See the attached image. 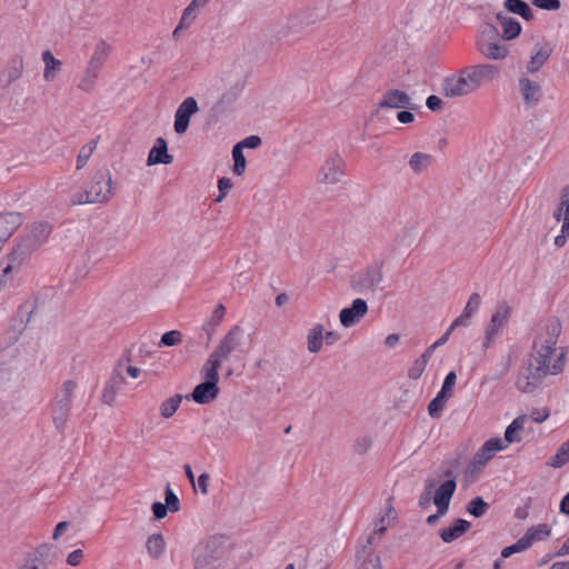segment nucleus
I'll list each match as a JSON object with an SVG mask.
<instances>
[{
    "instance_id": "dca6fc26",
    "label": "nucleus",
    "mask_w": 569,
    "mask_h": 569,
    "mask_svg": "<svg viewBox=\"0 0 569 569\" xmlns=\"http://www.w3.org/2000/svg\"><path fill=\"white\" fill-rule=\"evenodd\" d=\"M368 303L361 298L352 301L350 307L340 310L339 320L346 328L355 326L368 313Z\"/></svg>"
},
{
    "instance_id": "ddd939ff",
    "label": "nucleus",
    "mask_w": 569,
    "mask_h": 569,
    "mask_svg": "<svg viewBox=\"0 0 569 569\" xmlns=\"http://www.w3.org/2000/svg\"><path fill=\"white\" fill-rule=\"evenodd\" d=\"M346 174V163L339 154L330 156L320 169V181L326 184L341 182Z\"/></svg>"
},
{
    "instance_id": "13d9d810",
    "label": "nucleus",
    "mask_w": 569,
    "mask_h": 569,
    "mask_svg": "<svg viewBox=\"0 0 569 569\" xmlns=\"http://www.w3.org/2000/svg\"><path fill=\"white\" fill-rule=\"evenodd\" d=\"M550 416V410L548 408L533 409L529 417L538 423L546 421Z\"/></svg>"
},
{
    "instance_id": "1a4fd4ad",
    "label": "nucleus",
    "mask_w": 569,
    "mask_h": 569,
    "mask_svg": "<svg viewBox=\"0 0 569 569\" xmlns=\"http://www.w3.org/2000/svg\"><path fill=\"white\" fill-rule=\"evenodd\" d=\"M511 38H478L476 47L479 52L491 60H503L510 53L508 40Z\"/></svg>"
},
{
    "instance_id": "473e14b6",
    "label": "nucleus",
    "mask_w": 569,
    "mask_h": 569,
    "mask_svg": "<svg viewBox=\"0 0 569 569\" xmlns=\"http://www.w3.org/2000/svg\"><path fill=\"white\" fill-rule=\"evenodd\" d=\"M433 158L425 152H416L409 160V167L415 173H422L432 164Z\"/></svg>"
},
{
    "instance_id": "9b49d317",
    "label": "nucleus",
    "mask_w": 569,
    "mask_h": 569,
    "mask_svg": "<svg viewBox=\"0 0 569 569\" xmlns=\"http://www.w3.org/2000/svg\"><path fill=\"white\" fill-rule=\"evenodd\" d=\"M465 70L475 91L486 83L493 82L500 74L499 67L490 63L470 66Z\"/></svg>"
},
{
    "instance_id": "c756f323",
    "label": "nucleus",
    "mask_w": 569,
    "mask_h": 569,
    "mask_svg": "<svg viewBox=\"0 0 569 569\" xmlns=\"http://www.w3.org/2000/svg\"><path fill=\"white\" fill-rule=\"evenodd\" d=\"M470 522L463 519H457L452 526L440 530V537L445 542H452L470 529Z\"/></svg>"
},
{
    "instance_id": "cd10ccee",
    "label": "nucleus",
    "mask_w": 569,
    "mask_h": 569,
    "mask_svg": "<svg viewBox=\"0 0 569 569\" xmlns=\"http://www.w3.org/2000/svg\"><path fill=\"white\" fill-rule=\"evenodd\" d=\"M123 383L124 378L121 373L112 375L101 393V401L104 405L112 407L116 403L117 396Z\"/></svg>"
},
{
    "instance_id": "a18cd8bd",
    "label": "nucleus",
    "mask_w": 569,
    "mask_h": 569,
    "mask_svg": "<svg viewBox=\"0 0 569 569\" xmlns=\"http://www.w3.org/2000/svg\"><path fill=\"white\" fill-rule=\"evenodd\" d=\"M449 398L438 392L436 398L428 406V412L432 418H438Z\"/></svg>"
},
{
    "instance_id": "bf43d9fd",
    "label": "nucleus",
    "mask_w": 569,
    "mask_h": 569,
    "mask_svg": "<svg viewBox=\"0 0 569 569\" xmlns=\"http://www.w3.org/2000/svg\"><path fill=\"white\" fill-rule=\"evenodd\" d=\"M151 509H152L154 518L158 520L163 519L168 515V511H170V509L166 506V503H162L159 501L153 502L151 506Z\"/></svg>"
},
{
    "instance_id": "c9c22d12",
    "label": "nucleus",
    "mask_w": 569,
    "mask_h": 569,
    "mask_svg": "<svg viewBox=\"0 0 569 569\" xmlns=\"http://www.w3.org/2000/svg\"><path fill=\"white\" fill-rule=\"evenodd\" d=\"M505 8L508 12L519 14L527 21L532 18V11L529 4L522 0H506Z\"/></svg>"
},
{
    "instance_id": "6e6d98bb",
    "label": "nucleus",
    "mask_w": 569,
    "mask_h": 569,
    "mask_svg": "<svg viewBox=\"0 0 569 569\" xmlns=\"http://www.w3.org/2000/svg\"><path fill=\"white\" fill-rule=\"evenodd\" d=\"M532 4L542 10L556 11L560 8L559 0H531Z\"/></svg>"
},
{
    "instance_id": "f257e3e1",
    "label": "nucleus",
    "mask_w": 569,
    "mask_h": 569,
    "mask_svg": "<svg viewBox=\"0 0 569 569\" xmlns=\"http://www.w3.org/2000/svg\"><path fill=\"white\" fill-rule=\"evenodd\" d=\"M560 333V321L556 318L548 320L539 330L530 356L531 362L547 370L551 376L559 375L565 367V351L557 348Z\"/></svg>"
},
{
    "instance_id": "412c9836",
    "label": "nucleus",
    "mask_w": 569,
    "mask_h": 569,
    "mask_svg": "<svg viewBox=\"0 0 569 569\" xmlns=\"http://www.w3.org/2000/svg\"><path fill=\"white\" fill-rule=\"evenodd\" d=\"M456 481L453 479H448L436 489L432 501L436 505L437 510L440 511V515H446L448 512L450 500L456 491Z\"/></svg>"
},
{
    "instance_id": "a211bd4d",
    "label": "nucleus",
    "mask_w": 569,
    "mask_h": 569,
    "mask_svg": "<svg viewBox=\"0 0 569 569\" xmlns=\"http://www.w3.org/2000/svg\"><path fill=\"white\" fill-rule=\"evenodd\" d=\"M378 106L381 109H411L412 99L402 90L389 89L383 93Z\"/></svg>"
},
{
    "instance_id": "2eb2a0df",
    "label": "nucleus",
    "mask_w": 569,
    "mask_h": 569,
    "mask_svg": "<svg viewBox=\"0 0 569 569\" xmlns=\"http://www.w3.org/2000/svg\"><path fill=\"white\" fill-rule=\"evenodd\" d=\"M52 227L48 222H37L32 226L28 236L20 243L24 252H32L42 246L49 238Z\"/></svg>"
},
{
    "instance_id": "4be33fe9",
    "label": "nucleus",
    "mask_w": 569,
    "mask_h": 569,
    "mask_svg": "<svg viewBox=\"0 0 569 569\" xmlns=\"http://www.w3.org/2000/svg\"><path fill=\"white\" fill-rule=\"evenodd\" d=\"M24 64L21 57H14L10 63L0 71V88L6 89L19 80L23 73Z\"/></svg>"
},
{
    "instance_id": "09e8293b",
    "label": "nucleus",
    "mask_w": 569,
    "mask_h": 569,
    "mask_svg": "<svg viewBox=\"0 0 569 569\" xmlns=\"http://www.w3.org/2000/svg\"><path fill=\"white\" fill-rule=\"evenodd\" d=\"M480 303H481V297L479 293L475 292L472 293L468 301H467V305L465 307V310H463V313H465V317H472L477 310L479 309L480 307Z\"/></svg>"
},
{
    "instance_id": "6e6552de",
    "label": "nucleus",
    "mask_w": 569,
    "mask_h": 569,
    "mask_svg": "<svg viewBox=\"0 0 569 569\" xmlns=\"http://www.w3.org/2000/svg\"><path fill=\"white\" fill-rule=\"evenodd\" d=\"M422 241L420 227L418 223H407L398 229L393 236L395 250L411 252L417 249Z\"/></svg>"
},
{
    "instance_id": "423d86ee",
    "label": "nucleus",
    "mask_w": 569,
    "mask_h": 569,
    "mask_svg": "<svg viewBox=\"0 0 569 569\" xmlns=\"http://www.w3.org/2000/svg\"><path fill=\"white\" fill-rule=\"evenodd\" d=\"M202 373L206 381L201 382L193 389L191 398L197 403H209L213 401L219 393V370L204 362Z\"/></svg>"
},
{
    "instance_id": "e2e57ef3",
    "label": "nucleus",
    "mask_w": 569,
    "mask_h": 569,
    "mask_svg": "<svg viewBox=\"0 0 569 569\" xmlns=\"http://www.w3.org/2000/svg\"><path fill=\"white\" fill-rule=\"evenodd\" d=\"M359 569H381V562L379 557L372 556L368 559H365Z\"/></svg>"
},
{
    "instance_id": "5701e85b",
    "label": "nucleus",
    "mask_w": 569,
    "mask_h": 569,
    "mask_svg": "<svg viewBox=\"0 0 569 569\" xmlns=\"http://www.w3.org/2000/svg\"><path fill=\"white\" fill-rule=\"evenodd\" d=\"M98 54L99 53L92 57L89 68L86 70L78 83V88L86 93L93 92L97 86L98 73L101 67V59Z\"/></svg>"
},
{
    "instance_id": "864d4df0",
    "label": "nucleus",
    "mask_w": 569,
    "mask_h": 569,
    "mask_svg": "<svg viewBox=\"0 0 569 569\" xmlns=\"http://www.w3.org/2000/svg\"><path fill=\"white\" fill-rule=\"evenodd\" d=\"M166 506L170 509L171 512H177L180 509V502L177 495L170 489L168 485L164 492Z\"/></svg>"
},
{
    "instance_id": "3c124183",
    "label": "nucleus",
    "mask_w": 569,
    "mask_h": 569,
    "mask_svg": "<svg viewBox=\"0 0 569 569\" xmlns=\"http://www.w3.org/2000/svg\"><path fill=\"white\" fill-rule=\"evenodd\" d=\"M456 380H457L456 372L455 371H450L446 376L443 385H442V388H441V390L439 392L442 393L443 396L448 397V398H451L452 397V389H453V387L456 385Z\"/></svg>"
},
{
    "instance_id": "ea45409f",
    "label": "nucleus",
    "mask_w": 569,
    "mask_h": 569,
    "mask_svg": "<svg viewBox=\"0 0 569 569\" xmlns=\"http://www.w3.org/2000/svg\"><path fill=\"white\" fill-rule=\"evenodd\" d=\"M569 461V439L563 442L559 449L557 450V453L548 461V466L551 468H561L563 465H566Z\"/></svg>"
},
{
    "instance_id": "e433bc0d",
    "label": "nucleus",
    "mask_w": 569,
    "mask_h": 569,
    "mask_svg": "<svg viewBox=\"0 0 569 569\" xmlns=\"http://www.w3.org/2000/svg\"><path fill=\"white\" fill-rule=\"evenodd\" d=\"M395 519L396 510L391 505H388L385 513L376 522L375 533L383 535L390 527H392Z\"/></svg>"
},
{
    "instance_id": "39448f33",
    "label": "nucleus",
    "mask_w": 569,
    "mask_h": 569,
    "mask_svg": "<svg viewBox=\"0 0 569 569\" xmlns=\"http://www.w3.org/2000/svg\"><path fill=\"white\" fill-rule=\"evenodd\" d=\"M507 448L501 438H491L476 452L472 460L465 470V477L469 481H473L481 472L483 467L495 457L498 451Z\"/></svg>"
},
{
    "instance_id": "2f4dec72",
    "label": "nucleus",
    "mask_w": 569,
    "mask_h": 569,
    "mask_svg": "<svg viewBox=\"0 0 569 569\" xmlns=\"http://www.w3.org/2000/svg\"><path fill=\"white\" fill-rule=\"evenodd\" d=\"M497 20L502 28L503 36L516 37L521 32L520 23L507 13H498Z\"/></svg>"
},
{
    "instance_id": "f8f14e48",
    "label": "nucleus",
    "mask_w": 569,
    "mask_h": 569,
    "mask_svg": "<svg viewBox=\"0 0 569 569\" xmlns=\"http://www.w3.org/2000/svg\"><path fill=\"white\" fill-rule=\"evenodd\" d=\"M553 217L558 222H562L560 234L555 237V246L562 248L569 238V186L562 189L560 203Z\"/></svg>"
},
{
    "instance_id": "c85d7f7f",
    "label": "nucleus",
    "mask_w": 569,
    "mask_h": 569,
    "mask_svg": "<svg viewBox=\"0 0 569 569\" xmlns=\"http://www.w3.org/2000/svg\"><path fill=\"white\" fill-rule=\"evenodd\" d=\"M42 61L44 64L43 80L53 82L62 69V61L57 59L50 50L42 52Z\"/></svg>"
},
{
    "instance_id": "338daca9",
    "label": "nucleus",
    "mask_w": 569,
    "mask_h": 569,
    "mask_svg": "<svg viewBox=\"0 0 569 569\" xmlns=\"http://www.w3.org/2000/svg\"><path fill=\"white\" fill-rule=\"evenodd\" d=\"M109 51H110V47L107 44L106 41L101 40V41H99V43L97 46V50L93 56L99 53L98 57L101 59V63H102L103 60L106 59V57L108 56Z\"/></svg>"
},
{
    "instance_id": "de8ad7c7",
    "label": "nucleus",
    "mask_w": 569,
    "mask_h": 569,
    "mask_svg": "<svg viewBox=\"0 0 569 569\" xmlns=\"http://www.w3.org/2000/svg\"><path fill=\"white\" fill-rule=\"evenodd\" d=\"M182 342V333L178 330H171L162 335L159 346L173 347Z\"/></svg>"
},
{
    "instance_id": "4c0bfd02",
    "label": "nucleus",
    "mask_w": 569,
    "mask_h": 569,
    "mask_svg": "<svg viewBox=\"0 0 569 569\" xmlns=\"http://www.w3.org/2000/svg\"><path fill=\"white\" fill-rule=\"evenodd\" d=\"M182 396L174 395L160 405V415L164 419L171 418L180 407Z\"/></svg>"
},
{
    "instance_id": "f03ea898",
    "label": "nucleus",
    "mask_w": 569,
    "mask_h": 569,
    "mask_svg": "<svg viewBox=\"0 0 569 569\" xmlns=\"http://www.w3.org/2000/svg\"><path fill=\"white\" fill-rule=\"evenodd\" d=\"M113 196L111 176L107 170L98 171L87 183L83 192L72 199V204L104 203Z\"/></svg>"
},
{
    "instance_id": "603ef678",
    "label": "nucleus",
    "mask_w": 569,
    "mask_h": 569,
    "mask_svg": "<svg viewBox=\"0 0 569 569\" xmlns=\"http://www.w3.org/2000/svg\"><path fill=\"white\" fill-rule=\"evenodd\" d=\"M456 80L459 83V88L462 91L463 96H468L471 92H475V89L470 81L468 80V74L465 69H462L459 76H456Z\"/></svg>"
},
{
    "instance_id": "aec40b11",
    "label": "nucleus",
    "mask_w": 569,
    "mask_h": 569,
    "mask_svg": "<svg viewBox=\"0 0 569 569\" xmlns=\"http://www.w3.org/2000/svg\"><path fill=\"white\" fill-rule=\"evenodd\" d=\"M552 51L553 47L548 41H538L533 47L532 56L527 64V72H538L541 69V67L548 61Z\"/></svg>"
},
{
    "instance_id": "393cba45",
    "label": "nucleus",
    "mask_w": 569,
    "mask_h": 569,
    "mask_svg": "<svg viewBox=\"0 0 569 569\" xmlns=\"http://www.w3.org/2000/svg\"><path fill=\"white\" fill-rule=\"evenodd\" d=\"M173 157L168 153V144L163 138H158L156 144L151 148L148 154L147 164L154 166L159 163L170 164Z\"/></svg>"
},
{
    "instance_id": "680f3d73",
    "label": "nucleus",
    "mask_w": 569,
    "mask_h": 569,
    "mask_svg": "<svg viewBox=\"0 0 569 569\" xmlns=\"http://www.w3.org/2000/svg\"><path fill=\"white\" fill-rule=\"evenodd\" d=\"M426 104L431 111H441L443 109V102L438 96H429Z\"/></svg>"
},
{
    "instance_id": "b1692460",
    "label": "nucleus",
    "mask_w": 569,
    "mask_h": 569,
    "mask_svg": "<svg viewBox=\"0 0 569 569\" xmlns=\"http://www.w3.org/2000/svg\"><path fill=\"white\" fill-rule=\"evenodd\" d=\"M210 1L211 0H192L183 10L180 22L173 31V36H177L180 31L191 26L200 10L207 7Z\"/></svg>"
},
{
    "instance_id": "7ed1b4c3",
    "label": "nucleus",
    "mask_w": 569,
    "mask_h": 569,
    "mask_svg": "<svg viewBox=\"0 0 569 569\" xmlns=\"http://www.w3.org/2000/svg\"><path fill=\"white\" fill-rule=\"evenodd\" d=\"M77 389L78 382L73 379H68L62 383L61 389L54 397L51 412L53 423L58 429L63 428L68 420Z\"/></svg>"
},
{
    "instance_id": "20e7f679",
    "label": "nucleus",
    "mask_w": 569,
    "mask_h": 569,
    "mask_svg": "<svg viewBox=\"0 0 569 569\" xmlns=\"http://www.w3.org/2000/svg\"><path fill=\"white\" fill-rule=\"evenodd\" d=\"M243 331L239 326H234L221 339L217 348L207 359V363L219 370L222 361L228 360L232 352L240 351L242 347Z\"/></svg>"
},
{
    "instance_id": "7c9ffc66",
    "label": "nucleus",
    "mask_w": 569,
    "mask_h": 569,
    "mask_svg": "<svg viewBox=\"0 0 569 569\" xmlns=\"http://www.w3.org/2000/svg\"><path fill=\"white\" fill-rule=\"evenodd\" d=\"M325 327L322 325L313 326L307 336V348L311 353H318L322 348Z\"/></svg>"
},
{
    "instance_id": "49530a36",
    "label": "nucleus",
    "mask_w": 569,
    "mask_h": 569,
    "mask_svg": "<svg viewBox=\"0 0 569 569\" xmlns=\"http://www.w3.org/2000/svg\"><path fill=\"white\" fill-rule=\"evenodd\" d=\"M232 157L234 160L233 172L237 176H241L246 170V158L243 156L242 149H240V146L233 147Z\"/></svg>"
},
{
    "instance_id": "4d7b16f0",
    "label": "nucleus",
    "mask_w": 569,
    "mask_h": 569,
    "mask_svg": "<svg viewBox=\"0 0 569 569\" xmlns=\"http://www.w3.org/2000/svg\"><path fill=\"white\" fill-rule=\"evenodd\" d=\"M218 188H219V196L217 197L216 201L221 202L223 198L226 197L227 192L232 188V181L229 178H221L218 181Z\"/></svg>"
},
{
    "instance_id": "9d476101",
    "label": "nucleus",
    "mask_w": 569,
    "mask_h": 569,
    "mask_svg": "<svg viewBox=\"0 0 569 569\" xmlns=\"http://www.w3.org/2000/svg\"><path fill=\"white\" fill-rule=\"evenodd\" d=\"M52 558V547L42 543L24 555L18 569H49Z\"/></svg>"
},
{
    "instance_id": "69168bd1",
    "label": "nucleus",
    "mask_w": 569,
    "mask_h": 569,
    "mask_svg": "<svg viewBox=\"0 0 569 569\" xmlns=\"http://www.w3.org/2000/svg\"><path fill=\"white\" fill-rule=\"evenodd\" d=\"M226 308L222 305H218L213 310L211 322L218 326L224 317Z\"/></svg>"
},
{
    "instance_id": "6ab92c4d",
    "label": "nucleus",
    "mask_w": 569,
    "mask_h": 569,
    "mask_svg": "<svg viewBox=\"0 0 569 569\" xmlns=\"http://www.w3.org/2000/svg\"><path fill=\"white\" fill-rule=\"evenodd\" d=\"M223 551L217 539H210L196 559L197 569H208L222 558Z\"/></svg>"
},
{
    "instance_id": "79ce46f5",
    "label": "nucleus",
    "mask_w": 569,
    "mask_h": 569,
    "mask_svg": "<svg viewBox=\"0 0 569 569\" xmlns=\"http://www.w3.org/2000/svg\"><path fill=\"white\" fill-rule=\"evenodd\" d=\"M509 316V308L508 307H501V310H498L490 320L489 327L487 328V331L493 330V335H497L498 330L503 327L508 320Z\"/></svg>"
},
{
    "instance_id": "bb28decb",
    "label": "nucleus",
    "mask_w": 569,
    "mask_h": 569,
    "mask_svg": "<svg viewBox=\"0 0 569 569\" xmlns=\"http://www.w3.org/2000/svg\"><path fill=\"white\" fill-rule=\"evenodd\" d=\"M552 528L548 523H538L529 527L522 538L527 546L531 548L535 543L546 541L551 537Z\"/></svg>"
},
{
    "instance_id": "f704fd0d",
    "label": "nucleus",
    "mask_w": 569,
    "mask_h": 569,
    "mask_svg": "<svg viewBox=\"0 0 569 569\" xmlns=\"http://www.w3.org/2000/svg\"><path fill=\"white\" fill-rule=\"evenodd\" d=\"M146 548L149 556L153 559H159L166 548V541L162 535L153 533L148 537Z\"/></svg>"
},
{
    "instance_id": "c03bdc74",
    "label": "nucleus",
    "mask_w": 569,
    "mask_h": 569,
    "mask_svg": "<svg viewBox=\"0 0 569 569\" xmlns=\"http://www.w3.org/2000/svg\"><path fill=\"white\" fill-rule=\"evenodd\" d=\"M488 509L489 505L481 497L471 499L467 506V511L476 518L482 517Z\"/></svg>"
},
{
    "instance_id": "37998d69",
    "label": "nucleus",
    "mask_w": 569,
    "mask_h": 569,
    "mask_svg": "<svg viewBox=\"0 0 569 569\" xmlns=\"http://www.w3.org/2000/svg\"><path fill=\"white\" fill-rule=\"evenodd\" d=\"M13 270V260L10 257L0 258V290L4 288L11 280Z\"/></svg>"
},
{
    "instance_id": "0e129e2a",
    "label": "nucleus",
    "mask_w": 569,
    "mask_h": 569,
    "mask_svg": "<svg viewBox=\"0 0 569 569\" xmlns=\"http://www.w3.org/2000/svg\"><path fill=\"white\" fill-rule=\"evenodd\" d=\"M82 558H83V551L81 549H77L68 555L67 563L69 566L76 567L82 561Z\"/></svg>"
},
{
    "instance_id": "72a5a7b5",
    "label": "nucleus",
    "mask_w": 569,
    "mask_h": 569,
    "mask_svg": "<svg viewBox=\"0 0 569 569\" xmlns=\"http://www.w3.org/2000/svg\"><path fill=\"white\" fill-rule=\"evenodd\" d=\"M528 416L522 415L517 417L506 429L505 441L507 443L519 442L521 438L519 432L523 429Z\"/></svg>"
},
{
    "instance_id": "f3484780",
    "label": "nucleus",
    "mask_w": 569,
    "mask_h": 569,
    "mask_svg": "<svg viewBox=\"0 0 569 569\" xmlns=\"http://www.w3.org/2000/svg\"><path fill=\"white\" fill-rule=\"evenodd\" d=\"M199 110L198 103L194 98H187L177 109L174 116V130L177 133L182 134L189 127L191 116Z\"/></svg>"
},
{
    "instance_id": "774afa93",
    "label": "nucleus",
    "mask_w": 569,
    "mask_h": 569,
    "mask_svg": "<svg viewBox=\"0 0 569 569\" xmlns=\"http://www.w3.org/2000/svg\"><path fill=\"white\" fill-rule=\"evenodd\" d=\"M11 380V371L6 367H0V390H2Z\"/></svg>"
},
{
    "instance_id": "0eeeda50",
    "label": "nucleus",
    "mask_w": 569,
    "mask_h": 569,
    "mask_svg": "<svg viewBox=\"0 0 569 569\" xmlns=\"http://www.w3.org/2000/svg\"><path fill=\"white\" fill-rule=\"evenodd\" d=\"M549 375L550 372L529 360L528 367L518 375L515 386L522 393H532Z\"/></svg>"
},
{
    "instance_id": "a19ab883",
    "label": "nucleus",
    "mask_w": 569,
    "mask_h": 569,
    "mask_svg": "<svg viewBox=\"0 0 569 569\" xmlns=\"http://www.w3.org/2000/svg\"><path fill=\"white\" fill-rule=\"evenodd\" d=\"M441 93L448 98L463 97V93L459 88V83L456 80V76L443 80L441 84Z\"/></svg>"
},
{
    "instance_id": "052dcab7",
    "label": "nucleus",
    "mask_w": 569,
    "mask_h": 569,
    "mask_svg": "<svg viewBox=\"0 0 569 569\" xmlns=\"http://www.w3.org/2000/svg\"><path fill=\"white\" fill-rule=\"evenodd\" d=\"M261 144V139L258 136H250L246 139H243L241 142L237 143L236 146H240V149L249 148V149H256Z\"/></svg>"
},
{
    "instance_id": "a878e982",
    "label": "nucleus",
    "mask_w": 569,
    "mask_h": 569,
    "mask_svg": "<svg viewBox=\"0 0 569 569\" xmlns=\"http://www.w3.org/2000/svg\"><path fill=\"white\" fill-rule=\"evenodd\" d=\"M21 223L22 218L20 213L6 212L0 214V242L7 241Z\"/></svg>"
},
{
    "instance_id": "4468645a",
    "label": "nucleus",
    "mask_w": 569,
    "mask_h": 569,
    "mask_svg": "<svg viewBox=\"0 0 569 569\" xmlns=\"http://www.w3.org/2000/svg\"><path fill=\"white\" fill-rule=\"evenodd\" d=\"M530 74L525 72L519 77L517 92L521 93L526 106L535 107L542 98V88L538 81L530 78Z\"/></svg>"
},
{
    "instance_id": "5fc2aeb1",
    "label": "nucleus",
    "mask_w": 569,
    "mask_h": 569,
    "mask_svg": "<svg viewBox=\"0 0 569 569\" xmlns=\"http://www.w3.org/2000/svg\"><path fill=\"white\" fill-rule=\"evenodd\" d=\"M432 489H433V482H432V480H429L426 483L425 490H423V492L421 493V496L419 498V506L421 508L429 507L431 500L433 499L432 498Z\"/></svg>"
},
{
    "instance_id": "8fccbe9b",
    "label": "nucleus",
    "mask_w": 569,
    "mask_h": 569,
    "mask_svg": "<svg viewBox=\"0 0 569 569\" xmlns=\"http://www.w3.org/2000/svg\"><path fill=\"white\" fill-rule=\"evenodd\" d=\"M528 549H529V547L527 546V543L525 542L523 538L521 537L516 543L503 548L502 551H501V557L502 558H508V557H510L513 553L522 552V551H526Z\"/></svg>"
},
{
    "instance_id": "58836bf2",
    "label": "nucleus",
    "mask_w": 569,
    "mask_h": 569,
    "mask_svg": "<svg viewBox=\"0 0 569 569\" xmlns=\"http://www.w3.org/2000/svg\"><path fill=\"white\" fill-rule=\"evenodd\" d=\"M431 355H430V350H426L421 356L420 358H418L413 363L412 366L409 368L408 370V376L410 379H418L421 377V375L423 373L426 367H427V363L430 359Z\"/></svg>"
}]
</instances>
